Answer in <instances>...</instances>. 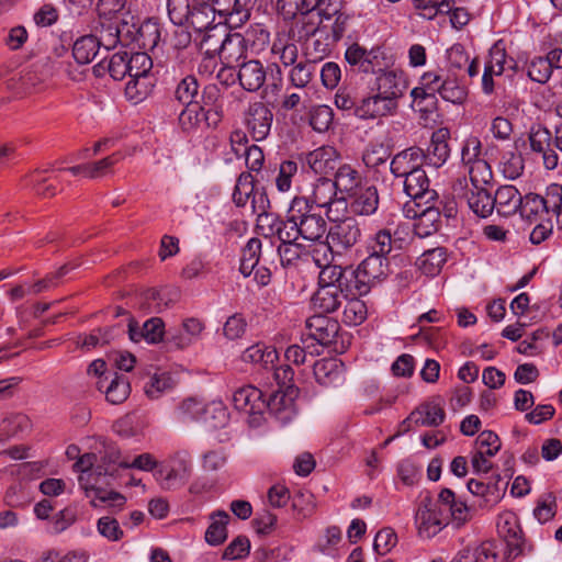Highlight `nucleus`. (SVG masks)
Listing matches in <instances>:
<instances>
[{"instance_id": "nucleus-57", "label": "nucleus", "mask_w": 562, "mask_h": 562, "mask_svg": "<svg viewBox=\"0 0 562 562\" xmlns=\"http://www.w3.org/2000/svg\"><path fill=\"white\" fill-rule=\"evenodd\" d=\"M552 72L550 64L544 56H537L528 64L527 75L535 82H548Z\"/></svg>"}, {"instance_id": "nucleus-39", "label": "nucleus", "mask_w": 562, "mask_h": 562, "mask_svg": "<svg viewBox=\"0 0 562 562\" xmlns=\"http://www.w3.org/2000/svg\"><path fill=\"white\" fill-rule=\"evenodd\" d=\"M30 418L22 413H14L5 416L0 423V437L9 439L19 437L31 429Z\"/></svg>"}, {"instance_id": "nucleus-34", "label": "nucleus", "mask_w": 562, "mask_h": 562, "mask_svg": "<svg viewBox=\"0 0 562 562\" xmlns=\"http://www.w3.org/2000/svg\"><path fill=\"white\" fill-rule=\"evenodd\" d=\"M447 249L436 247L424 251L417 259L418 269L426 276H437L447 262Z\"/></svg>"}, {"instance_id": "nucleus-19", "label": "nucleus", "mask_w": 562, "mask_h": 562, "mask_svg": "<svg viewBox=\"0 0 562 562\" xmlns=\"http://www.w3.org/2000/svg\"><path fill=\"white\" fill-rule=\"evenodd\" d=\"M425 165L424 149L418 146L405 148L393 156L389 170L395 178H404Z\"/></svg>"}, {"instance_id": "nucleus-58", "label": "nucleus", "mask_w": 562, "mask_h": 562, "mask_svg": "<svg viewBox=\"0 0 562 562\" xmlns=\"http://www.w3.org/2000/svg\"><path fill=\"white\" fill-rule=\"evenodd\" d=\"M97 530L111 542L120 541L124 537V531L119 521L112 516L100 517L97 521Z\"/></svg>"}, {"instance_id": "nucleus-33", "label": "nucleus", "mask_w": 562, "mask_h": 562, "mask_svg": "<svg viewBox=\"0 0 562 562\" xmlns=\"http://www.w3.org/2000/svg\"><path fill=\"white\" fill-rule=\"evenodd\" d=\"M314 378L321 386H337L345 382L342 364L335 360L317 361L313 369Z\"/></svg>"}, {"instance_id": "nucleus-48", "label": "nucleus", "mask_w": 562, "mask_h": 562, "mask_svg": "<svg viewBox=\"0 0 562 562\" xmlns=\"http://www.w3.org/2000/svg\"><path fill=\"white\" fill-rule=\"evenodd\" d=\"M199 82L194 76H186L182 78L173 92L175 100L182 105L199 103L195 98L199 95Z\"/></svg>"}, {"instance_id": "nucleus-9", "label": "nucleus", "mask_w": 562, "mask_h": 562, "mask_svg": "<svg viewBox=\"0 0 562 562\" xmlns=\"http://www.w3.org/2000/svg\"><path fill=\"white\" fill-rule=\"evenodd\" d=\"M362 237V229L359 222L348 216L334 223L326 235V241L329 249L338 255H342L356 246Z\"/></svg>"}, {"instance_id": "nucleus-27", "label": "nucleus", "mask_w": 562, "mask_h": 562, "mask_svg": "<svg viewBox=\"0 0 562 562\" xmlns=\"http://www.w3.org/2000/svg\"><path fill=\"white\" fill-rule=\"evenodd\" d=\"M339 155L331 146H322L305 156L308 167L318 175H327L335 170Z\"/></svg>"}, {"instance_id": "nucleus-31", "label": "nucleus", "mask_w": 562, "mask_h": 562, "mask_svg": "<svg viewBox=\"0 0 562 562\" xmlns=\"http://www.w3.org/2000/svg\"><path fill=\"white\" fill-rule=\"evenodd\" d=\"M349 293L337 291L318 284L316 292L312 296V304L315 311L322 314L334 313L341 305L342 299H347Z\"/></svg>"}, {"instance_id": "nucleus-8", "label": "nucleus", "mask_w": 562, "mask_h": 562, "mask_svg": "<svg viewBox=\"0 0 562 562\" xmlns=\"http://www.w3.org/2000/svg\"><path fill=\"white\" fill-rule=\"evenodd\" d=\"M415 524L418 536L424 539H430L449 525V515L443 513V508L438 499L425 498L415 514Z\"/></svg>"}, {"instance_id": "nucleus-2", "label": "nucleus", "mask_w": 562, "mask_h": 562, "mask_svg": "<svg viewBox=\"0 0 562 562\" xmlns=\"http://www.w3.org/2000/svg\"><path fill=\"white\" fill-rule=\"evenodd\" d=\"M97 454L85 453L74 464V468L79 472L78 482L85 494L90 498V504L93 507H104L121 509L126 498L121 493L112 490H106V479L110 474H103V470L95 467Z\"/></svg>"}, {"instance_id": "nucleus-55", "label": "nucleus", "mask_w": 562, "mask_h": 562, "mask_svg": "<svg viewBox=\"0 0 562 562\" xmlns=\"http://www.w3.org/2000/svg\"><path fill=\"white\" fill-rule=\"evenodd\" d=\"M271 53L279 57L283 66L289 67L295 64L299 49L297 46L289 40L278 38L272 44Z\"/></svg>"}, {"instance_id": "nucleus-53", "label": "nucleus", "mask_w": 562, "mask_h": 562, "mask_svg": "<svg viewBox=\"0 0 562 562\" xmlns=\"http://www.w3.org/2000/svg\"><path fill=\"white\" fill-rule=\"evenodd\" d=\"M47 170H35L29 176V184L40 196L52 198L57 193L56 186L50 181L52 178L45 176Z\"/></svg>"}, {"instance_id": "nucleus-29", "label": "nucleus", "mask_w": 562, "mask_h": 562, "mask_svg": "<svg viewBox=\"0 0 562 562\" xmlns=\"http://www.w3.org/2000/svg\"><path fill=\"white\" fill-rule=\"evenodd\" d=\"M350 198V210L356 215L369 216L378 210L379 194L374 186L361 187Z\"/></svg>"}, {"instance_id": "nucleus-45", "label": "nucleus", "mask_w": 562, "mask_h": 562, "mask_svg": "<svg viewBox=\"0 0 562 562\" xmlns=\"http://www.w3.org/2000/svg\"><path fill=\"white\" fill-rule=\"evenodd\" d=\"M277 358L278 353L276 349L261 342L248 347L241 355L244 362L260 363L265 368H267L268 364H273Z\"/></svg>"}, {"instance_id": "nucleus-7", "label": "nucleus", "mask_w": 562, "mask_h": 562, "mask_svg": "<svg viewBox=\"0 0 562 562\" xmlns=\"http://www.w3.org/2000/svg\"><path fill=\"white\" fill-rule=\"evenodd\" d=\"M265 389H234L232 401L237 411L248 415L247 423L251 428H259L265 423L267 404Z\"/></svg>"}, {"instance_id": "nucleus-3", "label": "nucleus", "mask_w": 562, "mask_h": 562, "mask_svg": "<svg viewBox=\"0 0 562 562\" xmlns=\"http://www.w3.org/2000/svg\"><path fill=\"white\" fill-rule=\"evenodd\" d=\"M128 77L125 86V95L134 103L147 98L154 87L150 76L153 60L145 52L128 53Z\"/></svg>"}, {"instance_id": "nucleus-1", "label": "nucleus", "mask_w": 562, "mask_h": 562, "mask_svg": "<svg viewBox=\"0 0 562 562\" xmlns=\"http://www.w3.org/2000/svg\"><path fill=\"white\" fill-rule=\"evenodd\" d=\"M256 0H167L170 21L178 26H190L195 35L216 29L217 14L231 26H239L250 18Z\"/></svg>"}, {"instance_id": "nucleus-30", "label": "nucleus", "mask_w": 562, "mask_h": 562, "mask_svg": "<svg viewBox=\"0 0 562 562\" xmlns=\"http://www.w3.org/2000/svg\"><path fill=\"white\" fill-rule=\"evenodd\" d=\"M395 232L394 235H396ZM403 239L393 236L389 228L379 229L375 234H373L367 244V249L369 254L379 255L382 258H389V255L393 249H402Z\"/></svg>"}, {"instance_id": "nucleus-20", "label": "nucleus", "mask_w": 562, "mask_h": 562, "mask_svg": "<svg viewBox=\"0 0 562 562\" xmlns=\"http://www.w3.org/2000/svg\"><path fill=\"white\" fill-rule=\"evenodd\" d=\"M308 336L322 346H330L336 342L340 325L336 319L324 314L313 315L306 321Z\"/></svg>"}, {"instance_id": "nucleus-47", "label": "nucleus", "mask_w": 562, "mask_h": 562, "mask_svg": "<svg viewBox=\"0 0 562 562\" xmlns=\"http://www.w3.org/2000/svg\"><path fill=\"white\" fill-rule=\"evenodd\" d=\"M123 463L127 462L121 460V452L116 447L104 446L103 451L100 452V457L97 456L95 467L103 470V474L113 476L117 469H123Z\"/></svg>"}, {"instance_id": "nucleus-40", "label": "nucleus", "mask_w": 562, "mask_h": 562, "mask_svg": "<svg viewBox=\"0 0 562 562\" xmlns=\"http://www.w3.org/2000/svg\"><path fill=\"white\" fill-rule=\"evenodd\" d=\"M376 58L374 50H367L357 43L351 44L345 53V59L350 66H357L362 72H374L373 59Z\"/></svg>"}, {"instance_id": "nucleus-24", "label": "nucleus", "mask_w": 562, "mask_h": 562, "mask_svg": "<svg viewBox=\"0 0 562 562\" xmlns=\"http://www.w3.org/2000/svg\"><path fill=\"white\" fill-rule=\"evenodd\" d=\"M414 412L416 426L438 427L446 419L445 400L440 396L431 397L415 407Z\"/></svg>"}, {"instance_id": "nucleus-54", "label": "nucleus", "mask_w": 562, "mask_h": 562, "mask_svg": "<svg viewBox=\"0 0 562 562\" xmlns=\"http://www.w3.org/2000/svg\"><path fill=\"white\" fill-rule=\"evenodd\" d=\"M254 178L249 172H241L237 178L233 192V201L236 206H245L254 193Z\"/></svg>"}, {"instance_id": "nucleus-56", "label": "nucleus", "mask_w": 562, "mask_h": 562, "mask_svg": "<svg viewBox=\"0 0 562 562\" xmlns=\"http://www.w3.org/2000/svg\"><path fill=\"white\" fill-rule=\"evenodd\" d=\"M502 442L497 434L492 430H484L479 434L474 441V450L494 457L501 450Z\"/></svg>"}, {"instance_id": "nucleus-37", "label": "nucleus", "mask_w": 562, "mask_h": 562, "mask_svg": "<svg viewBox=\"0 0 562 562\" xmlns=\"http://www.w3.org/2000/svg\"><path fill=\"white\" fill-rule=\"evenodd\" d=\"M333 181L338 193L341 195L347 194L349 198L361 188V178L359 172L350 165L340 166L337 169Z\"/></svg>"}, {"instance_id": "nucleus-38", "label": "nucleus", "mask_w": 562, "mask_h": 562, "mask_svg": "<svg viewBox=\"0 0 562 562\" xmlns=\"http://www.w3.org/2000/svg\"><path fill=\"white\" fill-rule=\"evenodd\" d=\"M469 207L480 217H487L494 211L493 195L488 188L472 189L465 194Z\"/></svg>"}, {"instance_id": "nucleus-32", "label": "nucleus", "mask_w": 562, "mask_h": 562, "mask_svg": "<svg viewBox=\"0 0 562 562\" xmlns=\"http://www.w3.org/2000/svg\"><path fill=\"white\" fill-rule=\"evenodd\" d=\"M494 209L501 216L514 215L521 204V194L514 186H502L493 195Z\"/></svg>"}, {"instance_id": "nucleus-42", "label": "nucleus", "mask_w": 562, "mask_h": 562, "mask_svg": "<svg viewBox=\"0 0 562 562\" xmlns=\"http://www.w3.org/2000/svg\"><path fill=\"white\" fill-rule=\"evenodd\" d=\"M101 42L94 35H85L78 38L72 46V56L78 64L86 65L95 57Z\"/></svg>"}, {"instance_id": "nucleus-12", "label": "nucleus", "mask_w": 562, "mask_h": 562, "mask_svg": "<svg viewBox=\"0 0 562 562\" xmlns=\"http://www.w3.org/2000/svg\"><path fill=\"white\" fill-rule=\"evenodd\" d=\"M528 140L532 153L541 156L543 167L547 170H554L559 165V155L554 149L549 128L542 124H533L530 127Z\"/></svg>"}, {"instance_id": "nucleus-22", "label": "nucleus", "mask_w": 562, "mask_h": 562, "mask_svg": "<svg viewBox=\"0 0 562 562\" xmlns=\"http://www.w3.org/2000/svg\"><path fill=\"white\" fill-rule=\"evenodd\" d=\"M450 131L447 127L436 130L430 138L427 150H424L425 164L435 168H440L450 157Z\"/></svg>"}, {"instance_id": "nucleus-46", "label": "nucleus", "mask_w": 562, "mask_h": 562, "mask_svg": "<svg viewBox=\"0 0 562 562\" xmlns=\"http://www.w3.org/2000/svg\"><path fill=\"white\" fill-rule=\"evenodd\" d=\"M413 4L424 19L432 20L438 14H449L454 0H413Z\"/></svg>"}, {"instance_id": "nucleus-51", "label": "nucleus", "mask_w": 562, "mask_h": 562, "mask_svg": "<svg viewBox=\"0 0 562 562\" xmlns=\"http://www.w3.org/2000/svg\"><path fill=\"white\" fill-rule=\"evenodd\" d=\"M367 317L368 306L364 301L356 296L347 301L342 313L346 324L357 326L362 324Z\"/></svg>"}, {"instance_id": "nucleus-18", "label": "nucleus", "mask_w": 562, "mask_h": 562, "mask_svg": "<svg viewBox=\"0 0 562 562\" xmlns=\"http://www.w3.org/2000/svg\"><path fill=\"white\" fill-rule=\"evenodd\" d=\"M355 272L351 267L330 265L319 271L318 284L342 291L351 295H358L353 288Z\"/></svg>"}, {"instance_id": "nucleus-41", "label": "nucleus", "mask_w": 562, "mask_h": 562, "mask_svg": "<svg viewBox=\"0 0 562 562\" xmlns=\"http://www.w3.org/2000/svg\"><path fill=\"white\" fill-rule=\"evenodd\" d=\"M211 524L205 531V541L211 546H218L227 538L226 526L229 516L224 510L214 512L211 516Z\"/></svg>"}, {"instance_id": "nucleus-5", "label": "nucleus", "mask_w": 562, "mask_h": 562, "mask_svg": "<svg viewBox=\"0 0 562 562\" xmlns=\"http://www.w3.org/2000/svg\"><path fill=\"white\" fill-rule=\"evenodd\" d=\"M353 280L356 293L359 296L368 294L372 288L382 283L392 273L389 258L379 257V255L369 254L353 269Z\"/></svg>"}, {"instance_id": "nucleus-59", "label": "nucleus", "mask_w": 562, "mask_h": 562, "mask_svg": "<svg viewBox=\"0 0 562 562\" xmlns=\"http://www.w3.org/2000/svg\"><path fill=\"white\" fill-rule=\"evenodd\" d=\"M334 120V112L328 105H317L311 112L310 125L318 133L329 130Z\"/></svg>"}, {"instance_id": "nucleus-63", "label": "nucleus", "mask_w": 562, "mask_h": 562, "mask_svg": "<svg viewBox=\"0 0 562 562\" xmlns=\"http://www.w3.org/2000/svg\"><path fill=\"white\" fill-rule=\"evenodd\" d=\"M544 206H547V214L552 212L560 217L562 215V186L552 183L547 187L546 195L542 196Z\"/></svg>"}, {"instance_id": "nucleus-15", "label": "nucleus", "mask_w": 562, "mask_h": 562, "mask_svg": "<svg viewBox=\"0 0 562 562\" xmlns=\"http://www.w3.org/2000/svg\"><path fill=\"white\" fill-rule=\"evenodd\" d=\"M404 192L413 199L414 206L420 207L439 199L435 190L429 189V179L423 167L403 178Z\"/></svg>"}, {"instance_id": "nucleus-21", "label": "nucleus", "mask_w": 562, "mask_h": 562, "mask_svg": "<svg viewBox=\"0 0 562 562\" xmlns=\"http://www.w3.org/2000/svg\"><path fill=\"white\" fill-rule=\"evenodd\" d=\"M375 83L378 93L391 102H397L407 89V80L402 70L381 71L376 76Z\"/></svg>"}, {"instance_id": "nucleus-64", "label": "nucleus", "mask_w": 562, "mask_h": 562, "mask_svg": "<svg viewBox=\"0 0 562 562\" xmlns=\"http://www.w3.org/2000/svg\"><path fill=\"white\" fill-rule=\"evenodd\" d=\"M439 95L448 102L453 104L462 103L467 98V90L460 86L456 80L446 78L445 82L441 83V90Z\"/></svg>"}, {"instance_id": "nucleus-23", "label": "nucleus", "mask_w": 562, "mask_h": 562, "mask_svg": "<svg viewBox=\"0 0 562 562\" xmlns=\"http://www.w3.org/2000/svg\"><path fill=\"white\" fill-rule=\"evenodd\" d=\"M236 68H238L236 78L244 90L255 92L263 86L267 71L261 61L257 59L243 60Z\"/></svg>"}, {"instance_id": "nucleus-6", "label": "nucleus", "mask_w": 562, "mask_h": 562, "mask_svg": "<svg viewBox=\"0 0 562 562\" xmlns=\"http://www.w3.org/2000/svg\"><path fill=\"white\" fill-rule=\"evenodd\" d=\"M193 471L192 456L186 449L175 451L166 465H161L155 473L160 485L166 490L183 486Z\"/></svg>"}, {"instance_id": "nucleus-62", "label": "nucleus", "mask_w": 562, "mask_h": 562, "mask_svg": "<svg viewBox=\"0 0 562 562\" xmlns=\"http://www.w3.org/2000/svg\"><path fill=\"white\" fill-rule=\"evenodd\" d=\"M128 52L122 50L114 53L108 64L110 76L114 80H122L128 76Z\"/></svg>"}, {"instance_id": "nucleus-11", "label": "nucleus", "mask_w": 562, "mask_h": 562, "mask_svg": "<svg viewBox=\"0 0 562 562\" xmlns=\"http://www.w3.org/2000/svg\"><path fill=\"white\" fill-rule=\"evenodd\" d=\"M247 133L255 142L265 140L271 131L273 113L263 102H252L244 112Z\"/></svg>"}, {"instance_id": "nucleus-36", "label": "nucleus", "mask_w": 562, "mask_h": 562, "mask_svg": "<svg viewBox=\"0 0 562 562\" xmlns=\"http://www.w3.org/2000/svg\"><path fill=\"white\" fill-rule=\"evenodd\" d=\"M224 36L225 34H223L217 27L195 35L194 43L206 56L207 63H212L216 55L220 56Z\"/></svg>"}, {"instance_id": "nucleus-52", "label": "nucleus", "mask_w": 562, "mask_h": 562, "mask_svg": "<svg viewBox=\"0 0 562 562\" xmlns=\"http://www.w3.org/2000/svg\"><path fill=\"white\" fill-rule=\"evenodd\" d=\"M472 189L488 188L492 186L493 172L486 160L475 161L469 167Z\"/></svg>"}, {"instance_id": "nucleus-26", "label": "nucleus", "mask_w": 562, "mask_h": 562, "mask_svg": "<svg viewBox=\"0 0 562 562\" xmlns=\"http://www.w3.org/2000/svg\"><path fill=\"white\" fill-rule=\"evenodd\" d=\"M397 108V102L385 100L379 93L362 98L356 109V117L361 120H372L393 114Z\"/></svg>"}, {"instance_id": "nucleus-35", "label": "nucleus", "mask_w": 562, "mask_h": 562, "mask_svg": "<svg viewBox=\"0 0 562 562\" xmlns=\"http://www.w3.org/2000/svg\"><path fill=\"white\" fill-rule=\"evenodd\" d=\"M391 150L383 144H370L362 154V161L374 173H383L389 168Z\"/></svg>"}, {"instance_id": "nucleus-13", "label": "nucleus", "mask_w": 562, "mask_h": 562, "mask_svg": "<svg viewBox=\"0 0 562 562\" xmlns=\"http://www.w3.org/2000/svg\"><path fill=\"white\" fill-rule=\"evenodd\" d=\"M247 40L240 33H227L222 42V50L220 59L223 67L217 74V78H222L227 71L236 69L243 60H246Z\"/></svg>"}, {"instance_id": "nucleus-60", "label": "nucleus", "mask_w": 562, "mask_h": 562, "mask_svg": "<svg viewBox=\"0 0 562 562\" xmlns=\"http://www.w3.org/2000/svg\"><path fill=\"white\" fill-rule=\"evenodd\" d=\"M315 70L314 63L306 60L295 64L290 71V81L295 88H304L312 80Z\"/></svg>"}, {"instance_id": "nucleus-10", "label": "nucleus", "mask_w": 562, "mask_h": 562, "mask_svg": "<svg viewBox=\"0 0 562 562\" xmlns=\"http://www.w3.org/2000/svg\"><path fill=\"white\" fill-rule=\"evenodd\" d=\"M442 202L431 201L429 204H423L420 207L411 206L408 203L404 205L406 217L414 218V233L419 238H426L437 233L441 225V206Z\"/></svg>"}, {"instance_id": "nucleus-14", "label": "nucleus", "mask_w": 562, "mask_h": 562, "mask_svg": "<svg viewBox=\"0 0 562 562\" xmlns=\"http://www.w3.org/2000/svg\"><path fill=\"white\" fill-rule=\"evenodd\" d=\"M267 412L283 422L290 420L295 414V398L299 389H265Z\"/></svg>"}, {"instance_id": "nucleus-25", "label": "nucleus", "mask_w": 562, "mask_h": 562, "mask_svg": "<svg viewBox=\"0 0 562 562\" xmlns=\"http://www.w3.org/2000/svg\"><path fill=\"white\" fill-rule=\"evenodd\" d=\"M438 501L443 508V513L449 515V524L460 528L470 520V508L460 499L450 488H442L438 495Z\"/></svg>"}, {"instance_id": "nucleus-49", "label": "nucleus", "mask_w": 562, "mask_h": 562, "mask_svg": "<svg viewBox=\"0 0 562 562\" xmlns=\"http://www.w3.org/2000/svg\"><path fill=\"white\" fill-rule=\"evenodd\" d=\"M518 211L522 218L533 222L537 221L541 214H547V206H544L542 195L530 192L521 196V204Z\"/></svg>"}, {"instance_id": "nucleus-4", "label": "nucleus", "mask_w": 562, "mask_h": 562, "mask_svg": "<svg viewBox=\"0 0 562 562\" xmlns=\"http://www.w3.org/2000/svg\"><path fill=\"white\" fill-rule=\"evenodd\" d=\"M289 213L297 222L302 238L310 241L321 240L327 232V223L305 196H295L290 203Z\"/></svg>"}, {"instance_id": "nucleus-50", "label": "nucleus", "mask_w": 562, "mask_h": 562, "mask_svg": "<svg viewBox=\"0 0 562 562\" xmlns=\"http://www.w3.org/2000/svg\"><path fill=\"white\" fill-rule=\"evenodd\" d=\"M160 27L156 21L147 20L137 30V43L139 47L151 50L160 42Z\"/></svg>"}, {"instance_id": "nucleus-61", "label": "nucleus", "mask_w": 562, "mask_h": 562, "mask_svg": "<svg viewBox=\"0 0 562 562\" xmlns=\"http://www.w3.org/2000/svg\"><path fill=\"white\" fill-rule=\"evenodd\" d=\"M413 98V108L427 115L436 110L437 98L434 93L427 92L424 89L414 88L411 91Z\"/></svg>"}, {"instance_id": "nucleus-28", "label": "nucleus", "mask_w": 562, "mask_h": 562, "mask_svg": "<svg viewBox=\"0 0 562 562\" xmlns=\"http://www.w3.org/2000/svg\"><path fill=\"white\" fill-rule=\"evenodd\" d=\"M306 199L316 209L330 207L335 201L346 200L344 195L338 198V191L333 179L327 177H319L315 181L312 195Z\"/></svg>"}, {"instance_id": "nucleus-16", "label": "nucleus", "mask_w": 562, "mask_h": 562, "mask_svg": "<svg viewBox=\"0 0 562 562\" xmlns=\"http://www.w3.org/2000/svg\"><path fill=\"white\" fill-rule=\"evenodd\" d=\"M178 122L183 132H193L199 130L202 125L205 127H216L221 122V114L213 110H206L200 106V103L183 105Z\"/></svg>"}, {"instance_id": "nucleus-17", "label": "nucleus", "mask_w": 562, "mask_h": 562, "mask_svg": "<svg viewBox=\"0 0 562 562\" xmlns=\"http://www.w3.org/2000/svg\"><path fill=\"white\" fill-rule=\"evenodd\" d=\"M497 531L507 543L506 559H515L521 553L522 531L518 517L513 512H504L497 518Z\"/></svg>"}, {"instance_id": "nucleus-43", "label": "nucleus", "mask_w": 562, "mask_h": 562, "mask_svg": "<svg viewBox=\"0 0 562 562\" xmlns=\"http://www.w3.org/2000/svg\"><path fill=\"white\" fill-rule=\"evenodd\" d=\"M261 247V240L257 237H252L243 248L239 271L244 277L252 274L254 270L259 265Z\"/></svg>"}, {"instance_id": "nucleus-44", "label": "nucleus", "mask_w": 562, "mask_h": 562, "mask_svg": "<svg viewBox=\"0 0 562 562\" xmlns=\"http://www.w3.org/2000/svg\"><path fill=\"white\" fill-rule=\"evenodd\" d=\"M212 429H218L225 427L229 420V414L221 401H213L205 405L201 418Z\"/></svg>"}]
</instances>
